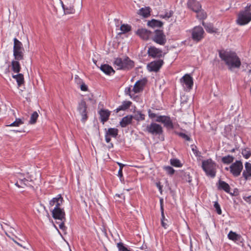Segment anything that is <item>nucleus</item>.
<instances>
[{
  "label": "nucleus",
  "mask_w": 251,
  "mask_h": 251,
  "mask_svg": "<svg viewBox=\"0 0 251 251\" xmlns=\"http://www.w3.org/2000/svg\"><path fill=\"white\" fill-rule=\"evenodd\" d=\"M214 207L216 209L217 213L221 215L222 214V210L220 207V205L217 201H215L214 204Z\"/></svg>",
  "instance_id": "nucleus-47"
},
{
  "label": "nucleus",
  "mask_w": 251,
  "mask_h": 251,
  "mask_svg": "<svg viewBox=\"0 0 251 251\" xmlns=\"http://www.w3.org/2000/svg\"><path fill=\"white\" fill-rule=\"evenodd\" d=\"M157 187L158 188L159 190H160V191L161 192H162V186L160 185V184L159 183H157Z\"/></svg>",
  "instance_id": "nucleus-60"
},
{
  "label": "nucleus",
  "mask_w": 251,
  "mask_h": 251,
  "mask_svg": "<svg viewBox=\"0 0 251 251\" xmlns=\"http://www.w3.org/2000/svg\"><path fill=\"white\" fill-rule=\"evenodd\" d=\"M202 25L204 26L205 30L209 33H213L217 32V30L213 26V25L211 23H205L204 22L202 23Z\"/></svg>",
  "instance_id": "nucleus-26"
},
{
  "label": "nucleus",
  "mask_w": 251,
  "mask_h": 251,
  "mask_svg": "<svg viewBox=\"0 0 251 251\" xmlns=\"http://www.w3.org/2000/svg\"><path fill=\"white\" fill-rule=\"evenodd\" d=\"M180 82L188 89H192L193 85V78L188 74L185 75L181 79Z\"/></svg>",
  "instance_id": "nucleus-14"
},
{
  "label": "nucleus",
  "mask_w": 251,
  "mask_h": 251,
  "mask_svg": "<svg viewBox=\"0 0 251 251\" xmlns=\"http://www.w3.org/2000/svg\"><path fill=\"white\" fill-rule=\"evenodd\" d=\"M201 167L207 176L214 177L216 174V164L211 159L203 160Z\"/></svg>",
  "instance_id": "nucleus-3"
},
{
  "label": "nucleus",
  "mask_w": 251,
  "mask_h": 251,
  "mask_svg": "<svg viewBox=\"0 0 251 251\" xmlns=\"http://www.w3.org/2000/svg\"><path fill=\"white\" fill-rule=\"evenodd\" d=\"M196 13H197V17L200 20L204 19L207 17L206 13L203 10H201V9Z\"/></svg>",
  "instance_id": "nucleus-42"
},
{
  "label": "nucleus",
  "mask_w": 251,
  "mask_h": 251,
  "mask_svg": "<svg viewBox=\"0 0 251 251\" xmlns=\"http://www.w3.org/2000/svg\"><path fill=\"white\" fill-rule=\"evenodd\" d=\"M155 121L162 123L164 126L167 129H174L175 127V124L173 123L169 116L160 115L155 119Z\"/></svg>",
  "instance_id": "nucleus-10"
},
{
  "label": "nucleus",
  "mask_w": 251,
  "mask_h": 251,
  "mask_svg": "<svg viewBox=\"0 0 251 251\" xmlns=\"http://www.w3.org/2000/svg\"><path fill=\"white\" fill-rule=\"evenodd\" d=\"M163 23L160 21L152 19L151 21H149L148 23V25L151 27H161L163 25Z\"/></svg>",
  "instance_id": "nucleus-32"
},
{
  "label": "nucleus",
  "mask_w": 251,
  "mask_h": 251,
  "mask_svg": "<svg viewBox=\"0 0 251 251\" xmlns=\"http://www.w3.org/2000/svg\"><path fill=\"white\" fill-rule=\"evenodd\" d=\"M114 65L118 70H129L134 67V63L128 57H126L124 59L118 57L115 59Z\"/></svg>",
  "instance_id": "nucleus-4"
},
{
  "label": "nucleus",
  "mask_w": 251,
  "mask_h": 251,
  "mask_svg": "<svg viewBox=\"0 0 251 251\" xmlns=\"http://www.w3.org/2000/svg\"><path fill=\"white\" fill-rule=\"evenodd\" d=\"M19 61L15 60L11 62L12 70L15 73H19L21 69Z\"/></svg>",
  "instance_id": "nucleus-28"
},
{
  "label": "nucleus",
  "mask_w": 251,
  "mask_h": 251,
  "mask_svg": "<svg viewBox=\"0 0 251 251\" xmlns=\"http://www.w3.org/2000/svg\"><path fill=\"white\" fill-rule=\"evenodd\" d=\"M39 115L36 111L34 112L31 115L29 123L30 124H34L37 120Z\"/></svg>",
  "instance_id": "nucleus-39"
},
{
  "label": "nucleus",
  "mask_w": 251,
  "mask_h": 251,
  "mask_svg": "<svg viewBox=\"0 0 251 251\" xmlns=\"http://www.w3.org/2000/svg\"><path fill=\"white\" fill-rule=\"evenodd\" d=\"M119 130L116 128H109L106 131L105 134V139L107 143L111 141L110 137L116 138L118 135Z\"/></svg>",
  "instance_id": "nucleus-16"
},
{
  "label": "nucleus",
  "mask_w": 251,
  "mask_h": 251,
  "mask_svg": "<svg viewBox=\"0 0 251 251\" xmlns=\"http://www.w3.org/2000/svg\"><path fill=\"white\" fill-rule=\"evenodd\" d=\"M164 61L162 59L152 61L148 64V70L150 72H157L159 71Z\"/></svg>",
  "instance_id": "nucleus-12"
},
{
  "label": "nucleus",
  "mask_w": 251,
  "mask_h": 251,
  "mask_svg": "<svg viewBox=\"0 0 251 251\" xmlns=\"http://www.w3.org/2000/svg\"><path fill=\"white\" fill-rule=\"evenodd\" d=\"M146 131L153 135H160L163 134V130L162 126L155 123H151L148 125Z\"/></svg>",
  "instance_id": "nucleus-7"
},
{
  "label": "nucleus",
  "mask_w": 251,
  "mask_h": 251,
  "mask_svg": "<svg viewBox=\"0 0 251 251\" xmlns=\"http://www.w3.org/2000/svg\"><path fill=\"white\" fill-rule=\"evenodd\" d=\"M163 169L166 172L167 175L172 176L175 173V170L170 166H165L163 167Z\"/></svg>",
  "instance_id": "nucleus-41"
},
{
  "label": "nucleus",
  "mask_w": 251,
  "mask_h": 251,
  "mask_svg": "<svg viewBox=\"0 0 251 251\" xmlns=\"http://www.w3.org/2000/svg\"><path fill=\"white\" fill-rule=\"evenodd\" d=\"M117 247L119 251H130L126 247L124 244L122 242H119L117 244Z\"/></svg>",
  "instance_id": "nucleus-45"
},
{
  "label": "nucleus",
  "mask_w": 251,
  "mask_h": 251,
  "mask_svg": "<svg viewBox=\"0 0 251 251\" xmlns=\"http://www.w3.org/2000/svg\"><path fill=\"white\" fill-rule=\"evenodd\" d=\"M191 149L194 154L196 156L200 157L201 156V152L197 150V147L194 145L191 146Z\"/></svg>",
  "instance_id": "nucleus-46"
},
{
  "label": "nucleus",
  "mask_w": 251,
  "mask_h": 251,
  "mask_svg": "<svg viewBox=\"0 0 251 251\" xmlns=\"http://www.w3.org/2000/svg\"><path fill=\"white\" fill-rule=\"evenodd\" d=\"M100 69L107 75H110L111 73L114 74L115 72L113 68L108 64L101 65Z\"/></svg>",
  "instance_id": "nucleus-25"
},
{
  "label": "nucleus",
  "mask_w": 251,
  "mask_h": 251,
  "mask_svg": "<svg viewBox=\"0 0 251 251\" xmlns=\"http://www.w3.org/2000/svg\"><path fill=\"white\" fill-rule=\"evenodd\" d=\"M132 102L130 101H124L121 105L119 106L116 110V112L118 113L121 110H126L129 108L131 106Z\"/></svg>",
  "instance_id": "nucleus-27"
},
{
  "label": "nucleus",
  "mask_w": 251,
  "mask_h": 251,
  "mask_svg": "<svg viewBox=\"0 0 251 251\" xmlns=\"http://www.w3.org/2000/svg\"><path fill=\"white\" fill-rule=\"evenodd\" d=\"M145 116L144 114H142L141 111H137L134 116H133V119H134L135 120L137 121H143L145 120Z\"/></svg>",
  "instance_id": "nucleus-35"
},
{
  "label": "nucleus",
  "mask_w": 251,
  "mask_h": 251,
  "mask_svg": "<svg viewBox=\"0 0 251 251\" xmlns=\"http://www.w3.org/2000/svg\"><path fill=\"white\" fill-rule=\"evenodd\" d=\"M15 185L18 188H22V187L20 186V182L18 180L16 181Z\"/></svg>",
  "instance_id": "nucleus-62"
},
{
  "label": "nucleus",
  "mask_w": 251,
  "mask_h": 251,
  "mask_svg": "<svg viewBox=\"0 0 251 251\" xmlns=\"http://www.w3.org/2000/svg\"><path fill=\"white\" fill-rule=\"evenodd\" d=\"M61 3H62V7H63V8L64 9L65 13H66V14H69V13H73V12L74 11V9L73 8H70V9H68V8H66L65 7V5H64V4H63L62 1H61Z\"/></svg>",
  "instance_id": "nucleus-49"
},
{
  "label": "nucleus",
  "mask_w": 251,
  "mask_h": 251,
  "mask_svg": "<svg viewBox=\"0 0 251 251\" xmlns=\"http://www.w3.org/2000/svg\"><path fill=\"white\" fill-rule=\"evenodd\" d=\"M234 157L230 155L225 156L222 157V161L224 164H230L233 161Z\"/></svg>",
  "instance_id": "nucleus-36"
},
{
  "label": "nucleus",
  "mask_w": 251,
  "mask_h": 251,
  "mask_svg": "<svg viewBox=\"0 0 251 251\" xmlns=\"http://www.w3.org/2000/svg\"><path fill=\"white\" fill-rule=\"evenodd\" d=\"M176 134L186 141H190L191 140L190 137L185 133L182 132H176Z\"/></svg>",
  "instance_id": "nucleus-44"
},
{
  "label": "nucleus",
  "mask_w": 251,
  "mask_h": 251,
  "mask_svg": "<svg viewBox=\"0 0 251 251\" xmlns=\"http://www.w3.org/2000/svg\"><path fill=\"white\" fill-rule=\"evenodd\" d=\"M174 12L173 11L171 10L169 12H166L164 15H161V17L163 18H169L173 16Z\"/></svg>",
  "instance_id": "nucleus-48"
},
{
  "label": "nucleus",
  "mask_w": 251,
  "mask_h": 251,
  "mask_svg": "<svg viewBox=\"0 0 251 251\" xmlns=\"http://www.w3.org/2000/svg\"><path fill=\"white\" fill-rule=\"evenodd\" d=\"M165 220L167 221V220L165 219V215H164V214H163V215H161V221L162 222V221H165Z\"/></svg>",
  "instance_id": "nucleus-63"
},
{
  "label": "nucleus",
  "mask_w": 251,
  "mask_h": 251,
  "mask_svg": "<svg viewBox=\"0 0 251 251\" xmlns=\"http://www.w3.org/2000/svg\"><path fill=\"white\" fill-rule=\"evenodd\" d=\"M243 199L247 202H248V203H249L250 204L251 203V195L249 196H248V197L245 196V197H243Z\"/></svg>",
  "instance_id": "nucleus-54"
},
{
  "label": "nucleus",
  "mask_w": 251,
  "mask_h": 251,
  "mask_svg": "<svg viewBox=\"0 0 251 251\" xmlns=\"http://www.w3.org/2000/svg\"><path fill=\"white\" fill-rule=\"evenodd\" d=\"M150 8L149 7L142 8L138 13V14L143 16L145 18H147L150 15Z\"/></svg>",
  "instance_id": "nucleus-33"
},
{
  "label": "nucleus",
  "mask_w": 251,
  "mask_h": 251,
  "mask_svg": "<svg viewBox=\"0 0 251 251\" xmlns=\"http://www.w3.org/2000/svg\"><path fill=\"white\" fill-rule=\"evenodd\" d=\"M136 33L137 35L145 40H148L151 34V31L145 28H140L137 30Z\"/></svg>",
  "instance_id": "nucleus-20"
},
{
  "label": "nucleus",
  "mask_w": 251,
  "mask_h": 251,
  "mask_svg": "<svg viewBox=\"0 0 251 251\" xmlns=\"http://www.w3.org/2000/svg\"><path fill=\"white\" fill-rule=\"evenodd\" d=\"M147 82V79L144 78L142 79L138 80L134 84L133 88V91L135 93H138L143 90L144 87Z\"/></svg>",
  "instance_id": "nucleus-15"
},
{
  "label": "nucleus",
  "mask_w": 251,
  "mask_h": 251,
  "mask_svg": "<svg viewBox=\"0 0 251 251\" xmlns=\"http://www.w3.org/2000/svg\"><path fill=\"white\" fill-rule=\"evenodd\" d=\"M6 234L7 235V237H8L9 238H10L12 240H13L16 244H17V243H18V242L17 241L16 239H18V240L20 241H23L24 242V241L20 238H16L15 237H14L13 236H11L9 234H8L7 233H6Z\"/></svg>",
  "instance_id": "nucleus-52"
},
{
  "label": "nucleus",
  "mask_w": 251,
  "mask_h": 251,
  "mask_svg": "<svg viewBox=\"0 0 251 251\" xmlns=\"http://www.w3.org/2000/svg\"><path fill=\"white\" fill-rule=\"evenodd\" d=\"M24 124V122L20 118L16 119L15 121L10 124L8 126H19Z\"/></svg>",
  "instance_id": "nucleus-43"
},
{
  "label": "nucleus",
  "mask_w": 251,
  "mask_h": 251,
  "mask_svg": "<svg viewBox=\"0 0 251 251\" xmlns=\"http://www.w3.org/2000/svg\"><path fill=\"white\" fill-rule=\"evenodd\" d=\"M17 178L18 179V181L20 182V186L22 188L26 186L33 187L32 184L31 183V182H32V181H29L25 178L22 174H18Z\"/></svg>",
  "instance_id": "nucleus-18"
},
{
  "label": "nucleus",
  "mask_w": 251,
  "mask_h": 251,
  "mask_svg": "<svg viewBox=\"0 0 251 251\" xmlns=\"http://www.w3.org/2000/svg\"><path fill=\"white\" fill-rule=\"evenodd\" d=\"M161 225H162V226L163 227H164L165 228H167V225L166 223H165V221H162Z\"/></svg>",
  "instance_id": "nucleus-59"
},
{
  "label": "nucleus",
  "mask_w": 251,
  "mask_h": 251,
  "mask_svg": "<svg viewBox=\"0 0 251 251\" xmlns=\"http://www.w3.org/2000/svg\"><path fill=\"white\" fill-rule=\"evenodd\" d=\"M219 55L222 60L224 61L228 69L239 68L241 65L240 59L234 51L220 50Z\"/></svg>",
  "instance_id": "nucleus-1"
},
{
  "label": "nucleus",
  "mask_w": 251,
  "mask_h": 251,
  "mask_svg": "<svg viewBox=\"0 0 251 251\" xmlns=\"http://www.w3.org/2000/svg\"><path fill=\"white\" fill-rule=\"evenodd\" d=\"M170 164L176 167H180L182 166L180 160L176 158H173L170 160Z\"/></svg>",
  "instance_id": "nucleus-38"
},
{
  "label": "nucleus",
  "mask_w": 251,
  "mask_h": 251,
  "mask_svg": "<svg viewBox=\"0 0 251 251\" xmlns=\"http://www.w3.org/2000/svg\"><path fill=\"white\" fill-rule=\"evenodd\" d=\"M14 41L13 51L24 50L22 43L16 38H15Z\"/></svg>",
  "instance_id": "nucleus-29"
},
{
  "label": "nucleus",
  "mask_w": 251,
  "mask_h": 251,
  "mask_svg": "<svg viewBox=\"0 0 251 251\" xmlns=\"http://www.w3.org/2000/svg\"><path fill=\"white\" fill-rule=\"evenodd\" d=\"M204 30L201 26H195L191 31L192 39L194 41L199 42L204 38Z\"/></svg>",
  "instance_id": "nucleus-8"
},
{
  "label": "nucleus",
  "mask_w": 251,
  "mask_h": 251,
  "mask_svg": "<svg viewBox=\"0 0 251 251\" xmlns=\"http://www.w3.org/2000/svg\"><path fill=\"white\" fill-rule=\"evenodd\" d=\"M154 35L152 38V40L156 43L160 45H164L166 42V35L164 34L163 30L156 29L154 31Z\"/></svg>",
  "instance_id": "nucleus-11"
},
{
  "label": "nucleus",
  "mask_w": 251,
  "mask_h": 251,
  "mask_svg": "<svg viewBox=\"0 0 251 251\" xmlns=\"http://www.w3.org/2000/svg\"><path fill=\"white\" fill-rule=\"evenodd\" d=\"M12 77L16 80L18 85L20 86L24 83V75L22 74L18 73L17 75H13Z\"/></svg>",
  "instance_id": "nucleus-30"
},
{
  "label": "nucleus",
  "mask_w": 251,
  "mask_h": 251,
  "mask_svg": "<svg viewBox=\"0 0 251 251\" xmlns=\"http://www.w3.org/2000/svg\"><path fill=\"white\" fill-rule=\"evenodd\" d=\"M6 234L7 235V237H8L9 238H10L12 240H13L16 244H17V243H18V242L17 241L16 239H18V240L20 241H23L24 242V241L20 238H16L15 237H14L13 236H11L9 234H8L7 233H6Z\"/></svg>",
  "instance_id": "nucleus-51"
},
{
  "label": "nucleus",
  "mask_w": 251,
  "mask_h": 251,
  "mask_svg": "<svg viewBox=\"0 0 251 251\" xmlns=\"http://www.w3.org/2000/svg\"><path fill=\"white\" fill-rule=\"evenodd\" d=\"M130 93H131V88L130 87H127L125 89L126 94L128 95L130 97H132V96H131Z\"/></svg>",
  "instance_id": "nucleus-56"
},
{
  "label": "nucleus",
  "mask_w": 251,
  "mask_h": 251,
  "mask_svg": "<svg viewBox=\"0 0 251 251\" xmlns=\"http://www.w3.org/2000/svg\"><path fill=\"white\" fill-rule=\"evenodd\" d=\"M243 169V166L242 162L240 160H236L229 167L230 172L234 177L239 176Z\"/></svg>",
  "instance_id": "nucleus-9"
},
{
  "label": "nucleus",
  "mask_w": 251,
  "mask_h": 251,
  "mask_svg": "<svg viewBox=\"0 0 251 251\" xmlns=\"http://www.w3.org/2000/svg\"><path fill=\"white\" fill-rule=\"evenodd\" d=\"M118 165L120 167L119 170H123V167L125 166L124 164L121 163H118Z\"/></svg>",
  "instance_id": "nucleus-58"
},
{
  "label": "nucleus",
  "mask_w": 251,
  "mask_h": 251,
  "mask_svg": "<svg viewBox=\"0 0 251 251\" xmlns=\"http://www.w3.org/2000/svg\"><path fill=\"white\" fill-rule=\"evenodd\" d=\"M99 113L100 115V121L103 124L109 119L110 112L108 110L101 109Z\"/></svg>",
  "instance_id": "nucleus-23"
},
{
  "label": "nucleus",
  "mask_w": 251,
  "mask_h": 251,
  "mask_svg": "<svg viewBox=\"0 0 251 251\" xmlns=\"http://www.w3.org/2000/svg\"><path fill=\"white\" fill-rule=\"evenodd\" d=\"M242 176L246 180H247L251 176V164L249 162H246L245 164V170Z\"/></svg>",
  "instance_id": "nucleus-22"
},
{
  "label": "nucleus",
  "mask_w": 251,
  "mask_h": 251,
  "mask_svg": "<svg viewBox=\"0 0 251 251\" xmlns=\"http://www.w3.org/2000/svg\"><path fill=\"white\" fill-rule=\"evenodd\" d=\"M132 119L133 116L132 115L125 116L123 118L120 122V125L122 127H126V126L131 124Z\"/></svg>",
  "instance_id": "nucleus-24"
},
{
  "label": "nucleus",
  "mask_w": 251,
  "mask_h": 251,
  "mask_svg": "<svg viewBox=\"0 0 251 251\" xmlns=\"http://www.w3.org/2000/svg\"><path fill=\"white\" fill-rule=\"evenodd\" d=\"M123 170H119L118 171V176L120 177V180L122 181V179H123Z\"/></svg>",
  "instance_id": "nucleus-57"
},
{
  "label": "nucleus",
  "mask_w": 251,
  "mask_h": 251,
  "mask_svg": "<svg viewBox=\"0 0 251 251\" xmlns=\"http://www.w3.org/2000/svg\"><path fill=\"white\" fill-rule=\"evenodd\" d=\"M217 188L218 190H224L227 193H229L230 195H233V194L230 193V187L228 183L220 179L217 183Z\"/></svg>",
  "instance_id": "nucleus-21"
},
{
  "label": "nucleus",
  "mask_w": 251,
  "mask_h": 251,
  "mask_svg": "<svg viewBox=\"0 0 251 251\" xmlns=\"http://www.w3.org/2000/svg\"><path fill=\"white\" fill-rule=\"evenodd\" d=\"M80 89L83 91H86L88 90V87L84 83L82 82L80 85Z\"/></svg>",
  "instance_id": "nucleus-53"
},
{
  "label": "nucleus",
  "mask_w": 251,
  "mask_h": 251,
  "mask_svg": "<svg viewBox=\"0 0 251 251\" xmlns=\"http://www.w3.org/2000/svg\"><path fill=\"white\" fill-rule=\"evenodd\" d=\"M229 239L234 241H240L242 237L240 235L237 234L236 232L230 231L228 235Z\"/></svg>",
  "instance_id": "nucleus-31"
},
{
  "label": "nucleus",
  "mask_w": 251,
  "mask_h": 251,
  "mask_svg": "<svg viewBox=\"0 0 251 251\" xmlns=\"http://www.w3.org/2000/svg\"><path fill=\"white\" fill-rule=\"evenodd\" d=\"M52 215L54 219L60 221V222H57V224L59 225V227L61 230H65L66 227L64 224L66 221V218L64 209L63 208H54L52 210Z\"/></svg>",
  "instance_id": "nucleus-5"
},
{
  "label": "nucleus",
  "mask_w": 251,
  "mask_h": 251,
  "mask_svg": "<svg viewBox=\"0 0 251 251\" xmlns=\"http://www.w3.org/2000/svg\"><path fill=\"white\" fill-rule=\"evenodd\" d=\"M75 82L77 83V84H81L83 82H82V80L81 79H80L78 75H75Z\"/></svg>",
  "instance_id": "nucleus-55"
},
{
  "label": "nucleus",
  "mask_w": 251,
  "mask_h": 251,
  "mask_svg": "<svg viewBox=\"0 0 251 251\" xmlns=\"http://www.w3.org/2000/svg\"><path fill=\"white\" fill-rule=\"evenodd\" d=\"M148 54L149 56L152 58H161L164 56L162 53V50L161 49L156 48L154 46H151L148 50Z\"/></svg>",
  "instance_id": "nucleus-13"
},
{
  "label": "nucleus",
  "mask_w": 251,
  "mask_h": 251,
  "mask_svg": "<svg viewBox=\"0 0 251 251\" xmlns=\"http://www.w3.org/2000/svg\"><path fill=\"white\" fill-rule=\"evenodd\" d=\"M148 114H149V117L151 119H154L155 118H156V119H157V117L159 116L157 115V114H156L155 113L152 112L151 109H149Z\"/></svg>",
  "instance_id": "nucleus-50"
},
{
  "label": "nucleus",
  "mask_w": 251,
  "mask_h": 251,
  "mask_svg": "<svg viewBox=\"0 0 251 251\" xmlns=\"http://www.w3.org/2000/svg\"><path fill=\"white\" fill-rule=\"evenodd\" d=\"M187 7L195 12H197L201 8L200 3L196 0H188L187 2Z\"/></svg>",
  "instance_id": "nucleus-17"
},
{
  "label": "nucleus",
  "mask_w": 251,
  "mask_h": 251,
  "mask_svg": "<svg viewBox=\"0 0 251 251\" xmlns=\"http://www.w3.org/2000/svg\"><path fill=\"white\" fill-rule=\"evenodd\" d=\"M251 4L248 3L244 10L239 12L236 20L237 24L240 25L248 24L251 21Z\"/></svg>",
  "instance_id": "nucleus-2"
},
{
  "label": "nucleus",
  "mask_w": 251,
  "mask_h": 251,
  "mask_svg": "<svg viewBox=\"0 0 251 251\" xmlns=\"http://www.w3.org/2000/svg\"><path fill=\"white\" fill-rule=\"evenodd\" d=\"M242 154L246 159H248L251 156V150L249 148H246L242 150Z\"/></svg>",
  "instance_id": "nucleus-37"
},
{
  "label": "nucleus",
  "mask_w": 251,
  "mask_h": 251,
  "mask_svg": "<svg viewBox=\"0 0 251 251\" xmlns=\"http://www.w3.org/2000/svg\"><path fill=\"white\" fill-rule=\"evenodd\" d=\"M131 29V26L126 24H123L121 26L120 29L122 31L121 33H126L130 31Z\"/></svg>",
  "instance_id": "nucleus-40"
},
{
  "label": "nucleus",
  "mask_w": 251,
  "mask_h": 251,
  "mask_svg": "<svg viewBox=\"0 0 251 251\" xmlns=\"http://www.w3.org/2000/svg\"><path fill=\"white\" fill-rule=\"evenodd\" d=\"M24 50L13 51V55L15 59L16 60H21L24 59Z\"/></svg>",
  "instance_id": "nucleus-34"
},
{
  "label": "nucleus",
  "mask_w": 251,
  "mask_h": 251,
  "mask_svg": "<svg viewBox=\"0 0 251 251\" xmlns=\"http://www.w3.org/2000/svg\"><path fill=\"white\" fill-rule=\"evenodd\" d=\"M160 210H161V215H163V214H164L163 205L160 206Z\"/></svg>",
  "instance_id": "nucleus-61"
},
{
  "label": "nucleus",
  "mask_w": 251,
  "mask_h": 251,
  "mask_svg": "<svg viewBox=\"0 0 251 251\" xmlns=\"http://www.w3.org/2000/svg\"><path fill=\"white\" fill-rule=\"evenodd\" d=\"M187 176H188V180H187V181H188L189 183H191V181H192V178H191V177L190 176V175H187Z\"/></svg>",
  "instance_id": "nucleus-64"
},
{
  "label": "nucleus",
  "mask_w": 251,
  "mask_h": 251,
  "mask_svg": "<svg viewBox=\"0 0 251 251\" xmlns=\"http://www.w3.org/2000/svg\"><path fill=\"white\" fill-rule=\"evenodd\" d=\"M63 201V199L60 194L58 195L56 197L53 198L50 201V205L51 206L55 205L54 208H61L60 206Z\"/></svg>",
  "instance_id": "nucleus-19"
},
{
  "label": "nucleus",
  "mask_w": 251,
  "mask_h": 251,
  "mask_svg": "<svg viewBox=\"0 0 251 251\" xmlns=\"http://www.w3.org/2000/svg\"><path fill=\"white\" fill-rule=\"evenodd\" d=\"M77 110L81 116V122L85 123L87 120L88 117L87 115V105L84 99H82L78 102Z\"/></svg>",
  "instance_id": "nucleus-6"
}]
</instances>
